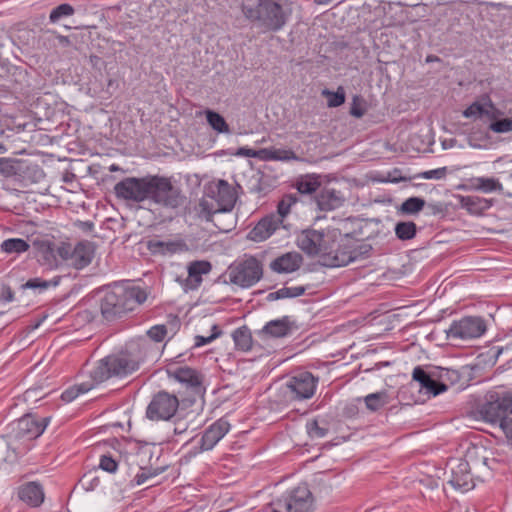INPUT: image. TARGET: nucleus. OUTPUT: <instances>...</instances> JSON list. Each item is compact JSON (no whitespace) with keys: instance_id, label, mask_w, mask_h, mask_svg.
<instances>
[{"instance_id":"f257e3e1","label":"nucleus","mask_w":512,"mask_h":512,"mask_svg":"<svg viewBox=\"0 0 512 512\" xmlns=\"http://www.w3.org/2000/svg\"><path fill=\"white\" fill-rule=\"evenodd\" d=\"M118 199L141 203L149 200L165 208L176 209L183 203L179 188L167 177L158 175L146 177H127L114 186Z\"/></svg>"},{"instance_id":"f03ea898","label":"nucleus","mask_w":512,"mask_h":512,"mask_svg":"<svg viewBox=\"0 0 512 512\" xmlns=\"http://www.w3.org/2000/svg\"><path fill=\"white\" fill-rule=\"evenodd\" d=\"M148 348V340L140 338L130 349L102 358L90 371L91 380L100 384L112 377L123 378L134 373L144 362Z\"/></svg>"},{"instance_id":"7ed1b4c3","label":"nucleus","mask_w":512,"mask_h":512,"mask_svg":"<svg viewBox=\"0 0 512 512\" xmlns=\"http://www.w3.org/2000/svg\"><path fill=\"white\" fill-rule=\"evenodd\" d=\"M146 299V291L139 286L115 284L105 291L100 301V311L107 321H113L135 310Z\"/></svg>"},{"instance_id":"20e7f679","label":"nucleus","mask_w":512,"mask_h":512,"mask_svg":"<svg viewBox=\"0 0 512 512\" xmlns=\"http://www.w3.org/2000/svg\"><path fill=\"white\" fill-rule=\"evenodd\" d=\"M242 10L247 19L265 31L280 30L291 14L288 0H256V4L244 1Z\"/></svg>"},{"instance_id":"39448f33","label":"nucleus","mask_w":512,"mask_h":512,"mask_svg":"<svg viewBox=\"0 0 512 512\" xmlns=\"http://www.w3.org/2000/svg\"><path fill=\"white\" fill-rule=\"evenodd\" d=\"M481 419L498 428L512 444V396L507 392H489L477 410Z\"/></svg>"},{"instance_id":"423d86ee","label":"nucleus","mask_w":512,"mask_h":512,"mask_svg":"<svg viewBox=\"0 0 512 512\" xmlns=\"http://www.w3.org/2000/svg\"><path fill=\"white\" fill-rule=\"evenodd\" d=\"M479 448L472 447L467 450L466 459H451L447 466L449 468V476L447 483L455 490L467 492L475 487L474 479L471 474V465L476 468L480 464L488 466L489 459L482 457L481 461L474 459L478 454ZM448 474V472H446Z\"/></svg>"},{"instance_id":"0eeeda50","label":"nucleus","mask_w":512,"mask_h":512,"mask_svg":"<svg viewBox=\"0 0 512 512\" xmlns=\"http://www.w3.org/2000/svg\"><path fill=\"white\" fill-rule=\"evenodd\" d=\"M50 421V417L36 418L32 415H25L20 418L14 428V439L9 443L16 457L23 456L31 449L34 439L43 434Z\"/></svg>"},{"instance_id":"6e6552de","label":"nucleus","mask_w":512,"mask_h":512,"mask_svg":"<svg viewBox=\"0 0 512 512\" xmlns=\"http://www.w3.org/2000/svg\"><path fill=\"white\" fill-rule=\"evenodd\" d=\"M229 282L242 288L256 284L263 275L261 263L255 257H248L228 268Z\"/></svg>"},{"instance_id":"1a4fd4ad","label":"nucleus","mask_w":512,"mask_h":512,"mask_svg":"<svg viewBox=\"0 0 512 512\" xmlns=\"http://www.w3.org/2000/svg\"><path fill=\"white\" fill-rule=\"evenodd\" d=\"M278 504L286 512H314L315 500L307 484H299L287 490Z\"/></svg>"},{"instance_id":"9d476101","label":"nucleus","mask_w":512,"mask_h":512,"mask_svg":"<svg viewBox=\"0 0 512 512\" xmlns=\"http://www.w3.org/2000/svg\"><path fill=\"white\" fill-rule=\"evenodd\" d=\"M487 330L485 320L480 316H466L454 320L446 331L448 339L469 341L480 338Z\"/></svg>"},{"instance_id":"9b49d317","label":"nucleus","mask_w":512,"mask_h":512,"mask_svg":"<svg viewBox=\"0 0 512 512\" xmlns=\"http://www.w3.org/2000/svg\"><path fill=\"white\" fill-rule=\"evenodd\" d=\"M59 253L60 257L64 259V263L75 269H83L92 262L95 247L89 241H81L74 247L69 243L62 242Z\"/></svg>"},{"instance_id":"f8f14e48","label":"nucleus","mask_w":512,"mask_h":512,"mask_svg":"<svg viewBox=\"0 0 512 512\" xmlns=\"http://www.w3.org/2000/svg\"><path fill=\"white\" fill-rule=\"evenodd\" d=\"M179 407V399L174 394L165 391L157 393L149 403L146 416L150 420H169L171 419Z\"/></svg>"},{"instance_id":"ddd939ff","label":"nucleus","mask_w":512,"mask_h":512,"mask_svg":"<svg viewBox=\"0 0 512 512\" xmlns=\"http://www.w3.org/2000/svg\"><path fill=\"white\" fill-rule=\"evenodd\" d=\"M318 378L310 372H299L291 376L285 386L292 400L310 399L316 391Z\"/></svg>"},{"instance_id":"4468645a","label":"nucleus","mask_w":512,"mask_h":512,"mask_svg":"<svg viewBox=\"0 0 512 512\" xmlns=\"http://www.w3.org/2000/svg\"><path fill=\"white\" fill-rule=\"evenodd\" d=\"M330 238L322 231L306 229L297 237V246L306 254L324 259Z\"/></svg>"},{"instance_id":"2eb2a0df","label":"nucleus","mask_w":512,"mask_h":512,"mask_svg":"<svg viewBox=\"0 0 512 512\" xmlns=\"http://www.w3.org/2000/svg\"><path fill=\"white\" fill-rule=\"evenodd\" d=\"M168 375L170 378H174L176 381L185 385L186 389L189 390L188 401L194 403L197 397H200L204 391L202 385L201 375L190 367H176L174 369H168Z\"/></svg>"},{"instance_id":"dca6fc26","label":"nucleus","mask_w":512,"mask_h":512,"mask_svg":"<svg viewBox=\"0 0 512 512\" xmlns=\"http://www.w3.org/2000/svg\"><path fill=\"white\" fill-rule=\"evenodd\" d=\"M353 262L351 256V239H346L342 243L330 242L325 252L323 264L329 267L346 266Z\"/></svg>"},{"instance_id":"f3484780","label":"nucleus","mask_w":512,"mask_h":512,"mask_svg":"<svg viewBox=\"0 0 512 512\" xmlns=\"http://www.w3.org/2000/svg\"><path fill=\"white\" fill-rule=\"evenodd\" d=\"M207 192L217 203L218 210L230 212L234 208L237 196L234 188L226 180H218L211 184Z\"/></svg>"},{"instance_id":"a211bd4d","label":"nucleus","mask_w":512,"mask_h":512,"mask_svg":"<svg viewBox=\"0 0 512 512\" xmlns=\"http://www.w3.org/2000/svg\"><path fill=\"white\" fill-rule=\"evenodd\" d=\"M33 245L36 250V257L41 265L54 269L64 263V259L60 257L59 253L60 244L56 245L49 240H35Z\"/></svg>"},{"instance_id":"6ab92c4d","label":"nucleus","mask_w":512,"mask_h":512,"mask_svg":"<svg viewBox=\"0 0 512 512\" xmlns=\"http://www.w3.org/2000/svg\"><path fill=\"white\" fill-rule=\"evenodd\" d=\"M282 224V220L276 214H270L262 218L248 233V238L254 242H262L268 239Z\"/></svg>"},{"instance_id":"aec40b11","label":"nucleus","mask_w":512,"mask_h":512,"mask_svg":"<svg viewBox=\"0 0 512 512\" xmlns=\"http://www.w3.org/2000/svg\"><path fill=\"white\" fill-rule=\"evenodd\" d=\"M230 424L221 418L207 428L200 440V450H211L229 431Z\"/></svg>"},{"instance_id":"412c9836","label":"nucleus","mask_w":512,"mask_h":512,"mask_svg":"<svg viewBox=\"0 0 512 512\" xmlns=\"http://www.w3.org/2000/svg\"><path fill=\"white\" fill-rule=\"evenodd\" d=\"M412 379L419 383L420 390L424 389L427 394L437 396L447 390V385L438 382L423 367L416 366L412 372Z\"/></svg>"},{"instance_id":"4be33fe9","label":"nucleus","mask_w":512,"mask_h":512,"mask_svg":"<svg viewBox=\"0 0 512 512\" xmlns=\"http://www.w3.org/2000/svg\"><path fill=\"white\" fill-rule=\"evenodd\" d=\"M303 263V257L298 252L284 253L271 261L270 269L278 274H288L298 270Z\"/></svg>"},{"instance_id":"5701e85b","label":"nucleus","mask_w":512,"mask_h":512,"mask_svg":"<svg viewBox=\"0 0 512 512\" xmlns=\"http://www.w3.org/2000/svg\"><path fill=\"white\" fill-rule=\"evenodd\" d=\"M147 248L153 255L171 256L186 251L187 245L181 239L167 241L152 239L148 241Z\"/></svg>"},{"instance_id":"b1692460","label":"nucleus","mask_w":512,"mask_h":512,"mask_svg":"<svg viewBox=\"0 0 512 512\" xmlns=\"http://www.w3.org/2000/svg\"><path fill=\"white\" fill-rule=\"evenodd\" d=\"M76 36H64L58 34L56 47L52 55L59 56L64 61H81L79 48L76 47L74 40Z\"/></svg>"},{"instance_id":"393cba45","label":"nucleus","mask_w":512,"mask_h":512,"mask_svg":"<svg viewBox=\"0 0 512 512\" xmlns=\"http://www.w3.org/2000/svg\"><path fill=\"white\" fill-rule=\"evenodd\" d=\"M345 198L340 191L331 188L322 189L315 197L319 210L332 211L344 204Z\"/></svg>"},{"instance_id":"a878e982","label":"nucleus","mask_w":512,"mask_h":512,"mask_svg":"<svg viewBox=\"0 0 512 512\" xmlns=\"http://www.w3.org/2000/svg\"><path fill=\"white\" fill-rule=\"evenodd\" d=\"M224 213L222 210H218V205L211 196L208 195V192L205 193V196L200 200L197 207L198 217L207 222H213L216 228H218L222 232L230 231V227H225L217 224L214 221V216L216 214Z\"/></svg>"},{"instance_id":"bb28decb","label":"nucleus","mask_w":512,"mask_h":512,"mask_svg":"<svg viewBox=\"0 0 512 512\" xmlns=\"http://www.w3.org/2000/svg\"><path fill=\"white\" fill-rule=\"evenodd\" d=\"M295 328L296 326L290 317L284 316L267 322L260 333L274 338H282L290 335Z\"/></svg>"},{"instance_id":"cd10ccee","label":"nucleus","mask_w":512,"mask_h":512,"mask_svg":"<svg viewBox=\"0 0 512 512\" xmlns=\"http://www.w3.org/2000/svg\"><path fill=\"white\" fill-rule=\"evenodd\" d=\"M18 497L31 507H38L44 501V491L40 484L28 482L19 487Z\"/></svg>"},{"instance_id":"c85d7f7f","label":"nucleus","mask_w":512,"mask_h":512,"mask_svg":"<svg viewBox=\"0 0 512 512\" xmlns=\"http://www.w3.org/2000/svg\"><path fill=\"white\" fill-rule=\"evenodd\" d=\"M459 205L470 214L481 215L492 207L493 200L472 195L459 196Z\"/></svg>"},{"instance_id":"c756f323","label":"nucleus","mask_w":512,"mask_h":512,"mask_svg":"<svg viewBox=\"0 0 512 512\" xmlns=\"http://www.w3.org/2000/svg\"><path fill=\"white\" fill-rule=\"evenodd\" d=\"M212 269L210 262L205 260H198L190 262L188 270L187 285L191 289H197L202 283V275L208 274Z\"/></svg>"},{"instance_id":"7c9ffc66","label":"nucleus","mask_w":512,"mask_h":512,"mask_svg":"<svg viewBox=\"0 0 512 512\" xmlns=\"http://www.w3.org/2000/svg\"><path fill=\"white\" fill-rule=\"evenodd\" d=\"M257 158L264 161H291L299 157L290 149L263 148L257 151Z\"/></svg>"},{"instance_id":"2f4dec72","label":"nucleus","mask_w":512,"mask_h":512,"mask_svg":"<svg viewBox=\"0 0 512 512\" xmlns=\"http://www.w3.org/2000/svg\"><path fill=\"white\" fill-rule=\"evenodd\" d=\"M470 189L483 193L502 192L503 186L498 179L489 177H475L470 179Z\"/></svg>"},{"instance_id":"473e14b6","label":"nucleus","mask_w":512,"mask_h":512,"mask_svg":"<svg viewBox=\"0 0 512 512\" xmlns=\"http://www.w3.org/2000/svg\"><path fill=\"white\" fill-rule=\"evenodd\" d=\"M60 278L55 277L52 280H44L40 277L31 278L21 285L22 290L30 289L36 294H41L48 290L50 287H56L59 284Z\"/></svg>"},{"instance_id":"72a5a7b5","label":"nucleus","mask_w":512,"mask_h":512,"mask_svg":"<svg viewBox=\"0 0 512 512\" xmlns=\"http://www.w3.org/2000/svg\"><path fill=\"white\" fill-rule=\"evenodd\" d=\"M363 401L369 411L376 412L390 403V397L387 391L383 390L366 395Z\"/></svg>"},{"instance_id":"f704fd0d","label":"nucleus","mask_w":512,"mask_h":512,"mask_svg":"<svg viewBox=\"0 0 512 512\" xmlns=\"http://www.w3.org/2000/svg\"><path fill=\"white\" fill-rule=\"evenodd\" d=\"M208 125L219 134H230V127L224 117L214 110L204 111Z\"/></svg>"},{"instance_id":"c9c22d12","label":"nucleus","mask_w":512,"mask_h":512,"mask_svg":"<svg viewBox=\"0 0 512 512\" xmlns=\"http://www.w3.org/2000/svg\"><path fill=\"white\" fill-rule=\"evenodd\" d=\"M76 8L70 3H61L50 10L49 23L60 24L63 20L72 17Z\"/></svg>"},{"instance_id":"e433bc0d","label":"nucleus","mask_w":512,"mask_h":512,"mask_svg":"<svg viewBox=\"0 0 512 512\" xmlns=\"http://www.w3.org/2000/svg\"><path fill=\"white\" fill-rule=\"evenodd\" d=\"M306 287L304 286H295V287H282L277 291L270 292L267 295L268 301H275L286 298H295L301 296L305 293Z\"/></svg>"},{"instance_id":"4c0bfd02","label":"nucleus","mask_w":512,"mask_h":512,"mask_svg":"<svg viewBox=\"0 0 512 512\" xmlns=\"http://www.w3.org/2000/svg\"><path fill=\"white\" fill-rule=\"evenodd\" d=\"M232 338L234 340L235 346L242 350L248 351L252 347V336L250 330L246 326H242L237 328L232 333Z\"/></svg>"},{"instance_id":"58836bf2","label":"nucleus","mask_w":512,"mask_h":512,"mask_svg":"<svg viewBox=\"0 0 512 512\" xmlns=\"http://www.w3.org/2000/svg\"><path fill=\"white\" fill-rule=\"evenodd\" d=\"M1 250L7 254H21L29 249L27 241L21 238L6 239L1 243Z\"/></svg>"},{"instance_id":"ea45409f","label":"nucleus","mask_w":512,"mask_h":512,"mask_svg":"<svg viewBox=\"0 0 512 512\" xmlns=\"http://www.w3.org/2000/svg\"><path fill=\"white\" fill-rule=\"evenodd\" d=\"M321 183L315 175H305L296 182V188L301 194H312L317 191Z\"/></svg>"},{"instance_id":"a19ab883","label":"nucleus","mask_w":512,"mask_h":512,"mask_svg":"<svg viewBox=\"0 0 512 512\" xmlns=\"http://www.w3.org/2000/svg\"><path fill=\"white\" fill-rule=\"evenodd\" d=\"M58 34L59 33L52 29L42 30L38 38L39 46L47 50V52L52 55L56 47Z\"/></svg>"},{"instance_id":"79ce46f5","label":"nucleus","mask_w":512,"mask_h":512,"mask_svg":"<svg viewBox=\"0 0 512 512\" xmlns=\"http://www.w3.org/2000/svg\"><path fill=\"white\" fill-rule=\"evenodd\" d=\"M425 204V200L420 197H410L401 204L399 211L404 215H416L422 211Z\"/></svg>"},{"instance_id":"37998d69","label":"nucleus","mask_w":512,"mask_h":512,"mask_svg":"<svg viewBox=\"0 0 512 512\" xmlns=\"http://www.w3.org/2000/svg\"><path fill=\"white\" fill-rule=\"evenodd\" d=\"M394 230L398 239L406 241L416 236L417 226L412 221L398 222Z\"/></svg>"},{"instance_id":"c03bdc74","label":"nucleus","mask_w":512,"mask_h":512,"mask_svg":"<svg viewBox=\"0 0 512 512\" xmlns=\"http://www.w3.org/2000/svg\"><path fill=\"white\" fill-rule=\"evenodd\" d=\"M322 95L327 99L329 107H338L345 102V90L339 86L336 91L324 89Z\"/></svg>"},{"instance_id":"a18cd8bd","label":"nucleus","mask_w":512,"mask_h":512,"mask_svg":"<svg viewBox=\"0 0 512 512\" xmlns=\"http://www.w3.org/2000/svg\"><path fill=\"white\" fill-rule=\"evenodd\" d=\"M489 118L492 120L489 124L488 128L489 130L493 131L494 133H507L512 131V119L510 118H503V119H496L495 113H492L489 115Z\"/></svg>"},{"instance_id":"49530a36","label":"nucleus","mask_w":512,"mask_h":512,"mask_svg":"<svg viewBox=\"0 0 512 512\" xmlns=\"http://www.w3.org/2000/svg\"><path fill=\"white\" fill-rule=\"evenodd\" d=\"M92 387H93V385L89 384V383H81L79 385H75L73 387L66 389L62 393L61 398L65 402H68V403L72 402L80 394H84V393L88 392L89 390H91Z\"/></svg>"},{"instance_id":"de8ad7c7","label":"nucleus","mask_w":512,"mask_h":512,"mask_svg":"<svg viewBox=\"0 0 512 512\" xmlns=\"http://www.w3.org/2000/svg\"><path fill=\"white\" fill-rule=\"evenodd\" d=\"M297 201L298 197L296 194L285 195L277 205V217L283 221V218L290 213L291 207L296 204Z\"/></svg>"},{"instance_id":"09e8293b","label":"nucleus","mask_w":512,"mask_h":512,"mask_svg":"<svg viewBox=\"0 0 512 512\" xmlns=\"http://www.w3.org/2000/svg\"><path fill=\"white\" fill-rule=\"evenodd\" d=\"M372 247L367 243H358L351 240V256H353V262L366 259L369 257Z\"/></svg>"},{"instance_id":"8fccbe9b","label":"nucleus","mask_w":512,"mask_h":512,"mask_svg":"<svg viewBox=\"0 0 512 512\" xmlns=\"http://www.w3.org/2000/svg\"><path fill=\"white\" fill-rule=\"evenodd\" d=\"M491 114L492 113H490L489 110L486 108V104H481L477 101L472 103L463 111L464 117L473 119L481 118L484 115H487L489 117V115Z\"/></svg>"},{"instance_id":"3c124183","label":"nucleus","mask_w":512,"mask_h":512,"mask_svg":"<svg viewBox=\"0 0 512 512\" xmlns=\"http://www.w3.org/2000/svg\"><path fill=\"white\" fill-rule=\"evenodd\" d=\"M165 471V467L160 468H141V471L136 474L134 480L137 485L144 484L148 479L156 477Z\"/></svg>"},{"instance_id":"603ef678","label":"nucleus","mask_w":512,"mask_h":512,"mask_svg":"<svg viewBox=\"0 0 512 512\" xmlns=\"http://www.w3.org/2000/svg\"><path fill=\"white\" fill-rule=\"evenodd\" d=\"M306 430L311 438H323L327 435L328 429L319 425L317 420L308 421Z\"/></svg>"},{"instance_id":"864d4df0","label":"nucleus","mask_w":512,"mask_h":512,"mask_svg":"<svg viewBox=\"0 0 512 512\" xmlns=\"http://www.w3.org/2000/svg\"><path fill=\"white\" fill-rule=\"evenodd\" d=\"M349 112L356 118H361L365 114V101L361 96L355 95L353 97Z\"/></svg>"},{"instance_id":"5fc2aeb1","label":"nucleus","mask_w":512,"mask_h":512,"mask_svg":"<svg viewBox=\"0 0 512 512\" xmlns=\"http://www.w3.org/2000/svg\"><path fill=\"white\" fill-rule=\"evenodd\" d=\"M167 335V328L165 325H155L147 331V336L154 342H162Z\"/></svg>"},{"instance_id":"6e6d98bb","label":"nucleus","mask_w":512,"mask_h":512,"mask_svg":"<svg viewBox=\"0 0 512 512\" xmlns=\"http://www.w3.org/2000/svg\"><path fill=\"white\" fill-rule=\"evenodd\" d=\"M446 174H447V168L441 167V168L421 172L417 175V177L421 178V179L439 180V179L445 178Z\"/></svg>"},{"instance_id":"4d7b16f0","label":"nucleus","mask_w":512,"mask_h":512,"mask_svg":"<svg viewBox=\"0 0 512 512\" xmlns=\"http://www.w3.org/2000/svg\"><path fill=\"white\" fill-rule=\"evenodd\" d=\"M99 467L104 471L114 473L118 468V464L112 457L103 455L100 458Z\"/></svg>"},{"instance_id":"13d9d810","label":"nucleus","mask_w":512,"mask_h":512,"mask_svg":"<svg viewBox=\"0 0 512 512\" xmlns=\"http://www.w3.org/2000/svg\"><path fill=\"white\" fill-rule=\"evenodd\" d=\"M217 338V333H211V335L204 337V336H196L195 337V344L194 347H201L206 344L211 343L213 340Z\"/></svg>"},{"instance_id":"bf43d9fd","label":"nucleus","mask_w":512,"mask_h":512,"mask_svg":"<svg viewBox=\"0 0 512 512\" xmlns=\"http://www.w3.org/2000/svg\"><path fill=\"white\" fill-rule=\"evenodd\" d=\"M0 300L9 303L14 300V293L9 286H3L0 294Z\"/></svg>"},{"instance_id":"052dcab7","label":"nucleus","mask_w":512,"mask_h":512,"mask_svg":"<svg viewBox=\"0 0 512 512\" xmlns=\"http://www.w3.org/2000/svg\"><path fill=\"white\" fill-rule=\"evenodd\" d=\"M188 428H189V424L186 421L178 419L175 422L174 433L176 435H182L185 432H187Z\"/></svg>"},{"instance_id":"680f3d73","label":"nucleus","mask_w":512,"mask_h":512,"mask_svg":"<svg viewBox=\"0 0 512 512\" xmlns=\"http://www.w3.org/2000/svg\"><path fill=\"white\" fill-rule=\"evenodd\" d=\"M239 155L248 156V157H257V151L252 149L240 148L238 151Z\"/></svg>"},{"instance_id":"e2e57ef3","label":"nucleus","mask_w":512,"mask_h":512,"mask_svg":"<svg viewBox=\"0 0 512 512\" xmlns=\"http://www.w3.org/2000/svg\"><path fill=\"white\" fill-rule=\"evenodd\" d=\"M8 166V161L4 158H0V174H5L7 172Z\"/></svg>"},{"instance_id":"0e129e2a","label":"nucleus","mask_w":512,"mask_h":512,"mask_svg":"<svg viewBox=\"0 0 512 512\" xmlns=\"http://www.w3.org/2000/svg\"><path fill=\"white\" fill-rule=\"evenodd\" d=\"M212 333H217V338L221 335L222 331L221 329L217 326V325H213L212 328Z\"/></svg>"},{"instance_id":"69168bd1","label":"nucleus","mask_w":512,"mask_h":512,"mask_svg":"<svg viewBox=\"0 0 512 512\" xmlns=\"http://www.w3.org/2000/svg\"><path fill=\"white\" fill-rule=\"evenodd\" d=\"M119 170H121V168H120L118 165H116V164H112V165L109 167V171H110V172H116V171H119Z\"/></svg>"},{"instance_id":"338daca9","label":"nucleus","mask_w":512,"mask_h":512,"mask_svg":"<svg viewBox=\"0 0 512 512\" xmlns=\"http://www.w3.org/2000/svg\"><path fill=\"white\" fill-rule=\"evenodd\" d=\"M432 209L434 213H438L442 211V207L438 205H432Z\"/></svg>"},{"instance_id":"774afa93","label":"nucleus","mask_w":512,"mask_h":512,"mask_svg":"<svg viewBox=\"0 0 512 512\" xmlns=\"http://www.w3.org/2000/svg\"><path fill=\"white\" fill-rule=\"evenodd\" d=\"M315 1H316L317 3H319V4H323V3H325V0H315Z\"/></svg>"}]
</instances>
